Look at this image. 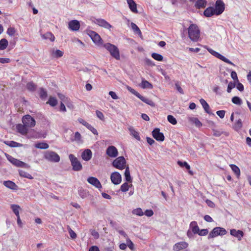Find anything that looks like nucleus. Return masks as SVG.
I'll use <instances>...</instances> for the list:
<instances>
[{"label": "nucleus", "mask_w": 251, "mask_h": 251, "mask_svg": "<svg viewBox=\"0 0 251 251\" xmlns=\"http://www.w3.org/2000/svg\"><path fill=\"white\" fill-rule=\"evenodd\" d=\"M103 47L109 51L112 57L117 60L120 59V51L117 46L111 43H107L104 44Z\"/></svg>", "instance_id": "obj_1"}, {"label": "nucleus", "mask_w": 251, "mask_h": 251, "mask_svg": "<svg viewBox=\"0 0 251 251\" xmlns=\"http://www.w3.org/2000/svg\"><path fill=\"white\" fill-rule=\"evenodd\" d=\"M188 29V36L190 39L193 41H197L200 35V31L198 26L196 24H192L190 25Z\"/></svg>", "instance_id": "obj_2"}, {"label": "nucleus", "mask_w": 251, "mask_h": 251, "mask_svg": "<svg viewBox=\"0 0 251 251\" xmlns=\"http://www.w3.org/2000/svg\"><path fill=\"white\" fill-rule=\"evenodd\" d=\"M126 88L128 91H129L132 94L136 96L137 97H138L139 99H140L144 102H145L146 104H147L151 106H152V107L155 106V104L153 102L152 100H150L149 99H148L147 98H145V97L142 96L138 92H137L135 90H134L131 87L127 85L126 86Z\"/></svg>", "instance_id": "obj_3"}, {"label": "nucleus", "mask_w": 251, "mask_h": 251, "mask_svg": "<svg viewBox=\"0 0 251 251\" xmlns=\"http://www.w3.org/2000/svg\"><path fill=\"white\" fill-rule=\"evenodd\" d=\"M44 157L45 159L52 162H58L60 158L59 155L54 151H48L44 153Z\"/></svg>", "instance_id": "obj_4"}, {"label": "nucleus", "mask_w": 251, "mask_h": 251, "mask_svg": "<svg viewBox=\"0 0 251 251\" xmlns=\"http://www.w3.org/2000/svg\"><path fill=\"white\" fill-rule=\"evenodd\" d=\"M227 233L226 230L221 227H215L210 232L208 235V239H210L214 238L218 236H223Z\"/></svg>", "instance_id": "obj_5"}, {"label": "nucleus", "mask_w": 251, "mask_h": 251, "mask_svg": "<svg viewBox=\"0 0 251 251\" xmlns=\"http://www.w3.org/2000/svg\"><path fill=\"white\" fill-rule=\"evenodd\" d=\"M69 158L74 171H79L82 170V166L81 163L74 154H70L69 156Z\"/></svg>", "instance_id": "obj_6"}, {"label": "nucleus", "mask_w": 251, "mask_h": 251, "mask_svg": "<svg viewBox=\"0 0 251 251\" xmlns=\"http://www.w3.org/2000/svg\"><path fill=\"white\" fill-rule=\"evenodd\" d=\"M112 164L116 169L123 170L126 167V160L124 156H119L113 161Z\"/></svg>", "instance_id": "obj_7"}, {"label": "nucleus", "mask_w": 251, "mask_h": 251, "mask_svg": "<svg viewBox=\"0 0 251 251\" xmlns=\"http://www.w3.org/2000/svg\"><path fill=\"white\" fill-rule=\"evenodd\" d=\"M23 124L28 127H33L35 126L36 122L33 118L29 115L24 116L22 118Z\"/></svg>", "instance_id": "obj_8"}, {"label": "nucleus", "mask_w": 251, "mask_h": 251, "mask_svg": "<svg viewBox=\"0 0 251 251\" xmlns=\"http://www.w3.org/2000/svg\"><path fill=\"white\" fill-rule=\"evenodd\" d=\"M208 51L211 54H212L213 55H214L217 58L220 59V60H222L223 61L226 63L228 64L231 65L233 66H235V65L233 63H232L229 59H228L227 58H226V57H225L223 55L221 54L220 53H218V52H217L212 49L208 50Z\"/></svg>", "instance_id": "obj_9"}, {"label": "nucleus", "mask_w": 251, "mask_h": 251, "mask_svg": "<svg viewBox=\"0 0 251 251\" xmlns=\"http://www.w3.org/2000/svg\"><path fill=\"white\" fill-rule=\"evenodd\" d=\"M8 160L14 165L18 167L28 168L29 166L25 162L16 159L10 155L7 157Z\"/></svg>", "instance_id": "obj_10"}, {"label": "nucleus", "mask_w": 251, "mask_h": 251, "mask_svg": "<svg viewBox=\"0 0 251 251\" xmlns=\"http://www.w3.org/2000/svg\"><path fill=\"white\" fill-rule=\"evenodd\" d=\"M225 3L222 0H217L215 2V11L216 15L221 14L225 10Z\"/></svg>", "instance_id": "obj_11"}, {"label": "nucleus", "mask_w": 251, "mask_h": 251, "mask_svg": "<svg viewBox=\"0 0 251 251\" xmlns=\"http://www.w3.org/2000/svg\"><path fill=\"white\" fill-rule=\"evenodd\" d=\"M153 137L157 141L162 142L165 139V137L163 133L160 132V129L155 128L152 131Z\"/></svg>", "instance_id": "obj_12"}, {"label": "nucleus", "mask_w": 251, "mask_h": 251, "mask_svg": "<svg viewBox=\"0 0 251 251\" xmlns=\"http://www.w3.org/2000/svg\"><path fill=\"white\" fill-rule=\"evenodd\" d=\"M110 179L112 182L115 184H119L122 181V176L120 174L117 172H115L111 174Z\"/></svg>", "instance_id": "obj_13"}, {"label": "nucleus", "mask_w": 251, "mask_h": 251, "mask_svg": "<svg viewBox=\"0 0 251 251\" xmlns=\"http://www.w3.org/2000/svg\"><path fill=\"white\" fill-rule=\"evenodd\" d=\"M106 154L110 157H116L118 155V151L117 148L113 146H109L106 151Z\"/></svg>", "instance_id": "obj_14"}, {"label": "nucleus", "mask_w": 251, "mask_h": 251, "mask_svg": "<svg viewBox=\"0 0 251 251\" xmlns=\"http://www.w3.org/2000/svg\"><path fill=\"white\" fill-rule=\"evenodd\" d=\"M94 22L99 26L105 28L110 29L112 27V25L110 24L102 19H96Z\"/></svg>", "instance_id": "obj_15"}, {"label": "nucleus", "mask_w": 251, "mask_h": 251, "mask_svg": "<svg viewBox=\"0 0 251 251\" xmlns=\"http://www.w3.org/2000/svg\"><path fill=\"white\" fill-rule=\"evenodd\" d=\"M69 28L72 31L79 30L80 25L78 21L74 20L70 21L68 24Z\"/></svg>", "instance_id": "obj_16"}, {"label": "nucleus", "mask_w": 251, "mask_h": 251, "mask_svg": "<svg viewBox=\"0 0 251 251\" xmlns=\"http://www.w3.org/2000/svg\"><path fill=\"white\" fill-rule=\"evenodd\" d=\"M87 181L89 183L94 186L95 187L97 188L100 189L102 187L100 181L96 177L93 176H90L88 178Z\"/></svg>", "instance_id": "obj_17"}, {"label": "nucleus", "mask_w": 251, "mask_h": 251, "mask_svg": "<svg viewBox=\"0 0 251 251\" xmlns=\"http://www.w3.org/2000/svg\"><path fill=\"white\" fill-rule=\"evenodd\" d=\"M88 35L95 43L99 44L100 42L101 39L100 36L95 31L90 30L89 31Z\"/></svg>", "instance_id": "obj_18"}, {"label": "nucleus", "mask_w": 251, "mask_h": 251, "mask_svg": "<svg viewBox=\"0 0 251 251\" xmlns=\"http://www.w3.org/2000/svg\"><path fill=\"white\" fill-rule=\"evenodd\" d=\"M188 246V244L186 242H180L176 243L173 246V250L175 251H179L180 250L185 249Z\"/></svg>", "instance_id": "obj_19"}, {"label": "nucleus", "mask_w": 251, "mask_h": 251, "mask_svg": "<svg viewBox=\"0 0 251 251\" xmlns=\"http://www.w3.org/2000/svg\"><path fill=\"white\" fill-rule=\"evenodd\" d=\"M230 232L231 235L237 238L239 241L241 240L242 238L244 235L243 232L240 230H237L235 229H232L230 230Z\"/></svg>", "instance_id": "obj_20"}, {"label": "nucleus", "mask_w": 251, "mask_h": 251, "mask_svg": "<svg viewBox=\"0 0 251 251\" xmlns=\"http://www.w3.org/2000/svg\"><path fill=\"white\" fill-rule=\"evenodd\" d=\"M92 156V153L90 150H85L81 154L82 158L85 161H89L91 159Z\"/></svg>", "instance_id": "obj_21"}, {"label": "nucleus", "mask_w": 251, "mask_h": 251, "mask_svg": "<svg viewBox=\"0 0 251 251\" xmlns=\"http://www.w3.org/2000/svg\"><path fill=\"white\" fill-rule=\"evenodd\" d=\"M203 15L206 17H210L214 15H216L214 8L211 6L207 7L204 11Z\"/></svg>", "instance_id": "obj_22"}, {"label": "nucleus", "mask_w": 251, "mask_h": 251, "mask_svg": "<svg viewBox=\"0 0 251 251\" xmlns=\"http://www.w3.org/2000/svg\"><path fill=\"white\" fill-rule=\"evenodd\" d=\"M130 10L134 13H137V4L134 0H126Z\"/></svg>", "instance_id": "obj_23"}, {"label": "nucleus", "mask_w": 251, "mask_h": 251, "mask_svg": "<svg viewBox=\"0 0 251 251\" xmlns=\"http://www.w3.org/2000/svg\"><path fill=\"white\" fill-rule=\"evenodd\" d=\"M3 185L10 189L16 190L18 189V186L11 180H6L3 181Z\"/></svg>", "instance_id": "obj_24"}, {"label": "nucleus", "mask_w": 251, "mask_h": 251, "mask_svg": "<svg viewBox=\"0 0 251 251\" xmlns=\"http://www.w3.org/2000/svg\"><path fill=\"white\" fill-rule=\"evenodd\" d=\"M27 127H28L26 126H25L24 124H20L17 126L18 131L22 135H25L27 133L28 129Z\"/></svg>", "instance_id": "obj_25"}, {"label": "nucleus", "mask_w": 251, "mask_h": 251, "mask_svg": "<svg viewBox=\"0 0 251 251\" xmlns=\"http://www.w3.org/2000/svg\"><path fill=\"white\" fill-rule=\"evenodd\" d=\"M190 227L194 234H198L199 232L200 228L196 221H192L190 224Z\"/></svg>", "instance_id": "obj_26"}, {"label": "nucleus", "mask_w": 251, "mask_h": 251, "mask_svg": "<svg viewBox=\"0 0 251 251\" xmlns=\"http://www.w3.org/2000/svg\"><path fill=\"white\" fill-rule=\"evenodd\" d=\"M140 86L143 89H152L153 88V85L148 81L144 78L142 79V82L140 84Z\"/></svg>", "instance_id": "obj_27"}, {"label": "nucleus", "mask_w": 251, "mask_h": 251, "mask_svg": "<svg viewBox=\"0 0 251 251\" xmlns=\"http://www.w3.org/2000/svg\"><path fill=\"white\" fill-rule=\"evenodd\" d=\"M207 4L206 0H198L196 1L195 6L197 9L205 8Z\"/></svg>", "instance_id": "obj_28"}, {"label": "nucleus", "mask_w": 251, "mask_h": 251, "mask_svg": "<svg viewBox=\"0 0 251 251\" xmlns=\"http://www.w3.org/2000/svg\"><path fill=\"white\" fill-rule=\"evenodd\" d=\"M129 131H130V134L134 137L136 140L138 141L141 140V138L139 135V133L135 130L133 127H129L128 128Z\"/></svg>", "instance_id": "obj_29"}, {"label": "nucleus", "mask_w": 251, "mask_h": 251, "mask_svg": "<svg viewBox=\"0 0 251 251\" xmlns=\"http://www.w3.org/2000/svg\"><path fill=\"white\" fill-rule=\"evenodd\" d=\"M188 120L189 122L194 124L195 126L197 127H201L202 126V123L200 121V120L195 117H189Z\"/></svg>", "instance_id": "obj_30"}, {"label": "nucleus", "mask_w": 251, "mask_h": 251, "mask_svg": "<svg viewBox=\"0 0 251 251\" xmlns=\"http://www.w3.org/2000/svg\"><path fill=\"white\" fill-rule=\"evenodd\" d=\"M200 101L201 105L202 106L203 109H204L205 111L207 113L210 114V112L209 111L210 107H209L208 104L207 103V102L203 99H201L200 100Z\"/></svg>", "instance_id": "obj_31"}, {"label": "nucleus", "mask_w": 251, "mask_h": 251, "mask_svg": "<svg viewBox=\"0 0 251 251\" xmlns=\"http://www.w3.org/2000/svg\"><path fill=\"white\" fill-rule=\"evenodd\" d=\"M230 167L231 170H232V171L236 175L237 177L238 178H239L240 176V170L238 166H237L236 165H234V164L230 165Z\"/></svg>", "instance_id": "obj_32"}, {"label": "nucleus", "mask_w": 251, "mask_h": 251, "mask_svg": "<svg viewBox=\"0 0 251 251\" xmlns=\"http://www.w3.org/2000/svg\"><path fill=\"white\" fill-rule=\"evenodd\" d=\"M11 208L12 209L14 213L16 215V217L20 216L19 215V210L20 209V207L19 205L17 204H11Z\"/></svg>", "instance_id": "obj_33"}, {"label": "nucleus", "mask_w": 251, "mask_h": 251, "mask_svg": "<svg viewBox=\"0 0 251 251\" xmlns=\"http://www.w3.org/2000/svg\"><path fill=\"white\" fill-rule=\"evenodd\" d=\"M8 41L5 39H2L0 40V50H5L8 46Z\"/></svg>", "instance_id": "obj_34"}, {"label": "nucleus", "mask_w": 251, "mask_h": 251, "mask_svg": "<svg viewBox=\"0 0 251 251\" xmlns=\"http://www.w3.org/2000/svg\"><path fill=\"white\" fill-rule=\"evenodd\" d=\"M35 147L40 149H47L49 146L47 143L44 142L38 143L35 145Z\"/></svg>", "instance_id": "obj_35"}, {"label": "nucleus", "mask_w": 251, "mask_h": 251, "mask_svg": "<svg viewBox=\"0 0 251 251\" xmlns=\"http://www.w3.org/2000/svg\"><path fill=\"white\" fill-rule=\"evenodd\" d=\"M125 176L126 181L130 182L132 181V179L130 175V171L128 167H126V168L125 172Z\"/></svg>", "instance_id": "obj_36"}, {"label": "nucleus", "mask_w": 251, "mask_h": 251, "mask_svg": "<svg viewBox=\"0 0 251 251\" xmlns=\"http://www.w3.org/2000/svg\"><path fill=\"white\" fill-rule=\"evenodd\" d=\"M19 175L22 177L27 178L30 179L33 178L30 174L23 170H20L19 171Z\"/></svg>", "instance_id": "obj_37"}, {"label": "nucleus", "mask_w": 251, "mask_h": 251, "mask_svg": "<svg viewBox=\"0 0 251 251\" xmlns=\"http://www.w3.org/2000/svg\"><path fill=\"white\" fill-rule=\"evenodd\" d=\"M4 143L11 147H18L21 146V144L19 143L13 141H5Z\"/></svg>", "instance_id": "obj_38"}, {"label": "nucleus", "mask_w": 251, "mask_h": 251, "mask_svg": "<svg viewBox=\"0 0 251 251\" xmlns=\"http://www.w3.org/2000/svg\"><path fill=\"white\" fill-rule=\"evenodd\" d=\"M47 103L50 104L51 106H55L57 103V100L55 98L50 97L49 100L47 102Z\"/></svg>", "instance_id": "obj_39"}, {"label": "nucleus", "mask_w": 251, "mask_h": 251, "mask_svg": "<svg viewBox=\"0 0 251 251\" xmlns=\"http://www.w3.org/2000/svg\"><path fill=\"white\" fill-rule=\"evenodd\" d=\"M43 37L45 39H50L51 41H54L55 37L51 32H47L43 35Z\"/></svg>", "instance_id": "obj_40"}, {"label": "nucleus", "mask_w": 251, "mask_h": 251, "mask_svg": "<svg viewBox=\"0 0 251 251\" xmlns=\"http://www.w3.org/2000/svg\"><path fill=\"white\" fill-rule=\"evenodd\" d=\"M63 55V52L59 50H53L52 53V55L55 58L61 57Z\"/></svg>", "instance_id": "obj_41"}, {"label": "nucleus", "mask_w": 251, "mask_h": 251, "mask_svg": "<svg viewBox=\"0 0 251 251\" xmlns=\"http://www.w3.org/2000/svg\"><path fill=\"white\" fill-rule=\"evenodd\" d=\"M26 88L30 91H34L36 89V85L33 82H29L27 83Z\"/></svg>", "instance_id": "obj_42"}, {"label": "nucleus", "mask_w": 251, "mask_h": 251, "mask_svg": "<svg viewBox=\"0 0 251 251\" xmlns=\"http://www.w3.org/2000/svg\"><path fill=\"white\" fill-rule=\"evenodd\" d=\"M232 102L235 104L240 105L242 103V100L238 97L235 96L232 98Z\"/></svg>", "instance_id": "obj_43"}, {"label": "nucleus", "mask_w": 251, "mask_h": 251, "mask_svg": "<svg viewBox=\"0 0 251 251\" xmlns=\"http://www.w3.org/2000/svg\"><path fill=\"white\" fill-rule=\"evenodd\" d=\"M39 96L42 100L45 99L47 97V92L44 88H40L39 91Z\"/></svg>", "instance_id": "obj_44"}, {"label": "nucleus", "mask_w": 251, "mask_h": 251, "mask_svg": "<svg viewBox=\"0 0 251 251\" xmlns=\"http://www.w3.org/2000/svg\"><path fill=\"white\" fill-rule=\"evenodd\" d=\"M132 214L139 216H142L144 215V212L141 208H137L132 210Z\"/></svg>", "instance_id": "obj_45"}, {"label": "nucleus", "mask_w": 251, "mask_h": 251, "mask_svg": "<svg viewBox=\"0 0 251 251\" xmlns=\"http://www.w3.org/2000/svg\"><path fill=\"white\" fill-rule=\"evenodd\" d=\"M151 57L155 60L157 61H162L163 60V56L160 54L157 53H152L151 54Z\"/></svg>", "instance_id": "obj_46"}, {"label": "nucleus", "mask_w": 251, "mask_h": 251, "mask_svg": "<svg viewBox=\"0 0 251 251\" xmlns=\"http://www.w3.org/2000/svg\"><path fill=\"white\" fill-rule=\"evenodd\" d=\"M167 120L171 124L175 125L177 123L176 119L172 115H169L167 117Z\"/></svg>", "instance_id": "obj_47"}, {"label": "nucleus", "mask_w": 251, "mask_h": 251, "mask_svg": "<svg viewBox=\"0 0 251 251\" xmlns=\"http://www.w3.org/2000/svg\"><path fill=\"white\" fill-rule=\"evenodd\" d=\"M129 189V185L127 182L124 183L120 187V190L123 192H126Z\"/></svg>", "instance_id": "obj_48"}, {"label": "nucleus", "mask_w": 251, "mask_h": 251, "mask_svg": "<svg viewBox=\"0 0 251 251\" xmlns=\"http://www.w3.org/2000/svg\"><path fill=\"white\" fill-rule=\"evenodd\" d=\"M177 164L180 166L181 167H185L187 170H190V166L186 162H181L180 161H177Z\"/></svg>", "instance_id": "obj_49"}, {"label": "nucleus", "mask_w": 251, "mask_h": 251, "mask_svg": "<svg viewBox=\"0 0 251 251\" xmlns=\"http://www.w3.org/2000/svg\"><path fill=\"white\" fill-rule=\"evenodd\" d=\"M242 127V122L241 119H238L234 124V128L238 130L240 129Z\"/></svg>", "instance_id": "obj_50"}, {"label": "nucleus", "mask_w": 251, "mask_h": 251, "mask_svg": "<svg viewBox=\"0 0 251 251\" xmlns=\"http://www.w3.org/2000/svg\"><path fill=\"white\" fill-rule=\"evenodd\" d=\"M7 34L9 36H13L16 32V30L15 28L13 27H10L7 29Z\"/></svg>", "instance_id": "obj_51"}, {"label": "nucleus", "mask_w": 251, "mask_h": 251, "mask_svg": "<svg viewBox=\"0 0 251 251\" xmlns=\"http://www.w3.org/2000/svg\"><path fill=\"white\" fill-rule=\"evenodd\" d=\"M235 87V84L234 82H230L227 86V92L228 93H230L231 90Z\"/></svg>", "instance_id": "obj_52"}, {"label": "nucleus", "mask_w": 251, "mask_h": 251, "mask_svg": "<svg viewBox=\"0 0 251 251\" xmlns=\"http://www.w3.org/2000/svg\"><path fill=\"white\" fill-rule=\"evenodd\" d=\"M68 229L71 237L74 239H75L76 237V234L75 231L73 230L69 226H68Z\"/></svg>", "instance_id": "obj_53"}, {"label": "nucleus", "mask_w": 251, "mask_h": 251, "mask_svg": "<svg viewBox=\"0 0 251 251\" xmlns=\"http://www.w3.org/2000/svg\"><path fill=\"white\" fill-rule=\"evenodd\" d=\"M208 233L207 229H202L199 230V232L198 233L200 236H205Z\"/></svg>", "instance_id": "obj_54"}, {"label": "nucleus", "mask_w": 251, "mask_h": 251, "mask_svg": "<svg viewBox=\"0 0 251 251\" xmlns=\"http://www.w3.org/2000/svg\"><path fill=\"white\" fill-rule=\"evenodd\" d=\"M78 121L87 128L89 127V126L90 125V124H89L88 123H87L86 121H85L82 118H79L78 119Z\"/></svg>", "instance_id": "obj_55"}, {"label": "nucleus", "mask_w": 251, "mask_h": 251, "mask_svg": "<svg viewBox=\"0 0 251 251\" xmlns=\"http://www.w3.org/2000/svg\"><path fill=\"white\" fill-rule=\"evenodd\" d=\"M96 115H97V116L102 121H103L104 119V115L103 114V113L99 111V110H97L96 112Z\"/></svg>", "instance_id": "obj_56"}, {"label": "nucleus", "mask_w": 251, "mask_h": 251, "mask_svg": "<svg viewBox=\"0 0 251 251\" xmlns=\"http://www.w3.org/2000/svg\"><path fill=\"white\" fill-rule=\"evenodd\" d=\"M126 245L130 250H134V244L130 239L126 240Z\"/></svg>", "instance_id": "obj_57"}, {"label": "nucleus", "mask_w": 251, "mask_h": 251, "mask_svg": "<svg viewBox=\"0 0 251 251\" xmlns=\"http://www.w3.org/2000/svg\"><path fill=\"white\" fill-rule=\"evenodd\" d=\"M225 110H219L216 112V114L219 116L221 118H223L225 115Z\"/></svg>", "instance_id": "obj_58"}, {"label": "nucleus", "mask_w": 251, "mask_h": 251, "mask_svg": "<svg viewBox=\"0 0 251 251\" xmlns=\"http://www.w3.org/2000/svg\"><path fill=\"white\" fill-rule=\"evenodd\" d=\"M144 214L148 217H151L153 215V212L151 209H148L145 211V213H144Z\"/></svg>", "instance_id": "obj_59"}, {"label": "nucleus", "mask_w": 251, "mask_h": 251, "mask_svg": "<svg viewBox=\"0 0 251 251\" xmlns=\"http://www.w3.org/2000/svg\"><path fill=\"white\" fill-rule=\"evenodd\" d=\"M11 60L8 58H0V63L2 64L10 63Z\"/></svg>", "instance_id": "obj_60"}, {"label": "nucleus", "mask_w": 251, "mask_h": 251, "mask_svg": "<svg viewBox=\"0 0 251 251\" xmlns=\"http://www.w3.org/2000/svg\"><path fill=\"white\" fill-rule=\"evenodd\" d=\"M89 130H90L93 134L95 135H98V132L96 128L93 127L91 125L89 126V127L87 128Z\"/></svg>", "instance_id": "obj_61"}, {"label": "nucleus", "mask_w": 251, "mask_h": 251, "mask_svg": "<svg viewBox=\"0 0 251 251\" xmlns=\"http://www.w3.org/2000/svg\"><path fill=\"white\" fill-rule=\"evenodd\" d=\"M131 27L132 28V29L136 32H139L140 33H141V31L139 29V28L138 27V26L134 24V23H131Z\"/></svg>", "instance_id": "obj_62"}, {"label": "nucleus", "mask_w": 251, "mask_h": 251, "mask_svg": "<svg viewBox=\"0 0 251 251\" xmlns=\"http://www.w3.org/2000/svg\"><path fill=\"white\" fill-rule=\"evenodd\" d=\"M236 88L237 89L240 91V92H242L244 91V86L243 85L240 83V82H238L237 85V86H236Z\"/></svg>", "instance_id": "obj_63"}, {"label": "nucleus", "mask_w": 251, "mask_h": 251, "mask_svg": "<svg viewBox=\"0 0 251 251\" xmlns=\"http://www.w3.org/2000/svg\"><path fill=\"white\" fill-rule=\"evenodd\" d=\"M89 251H100V250L97 246H93L89 248Z\"/></svg>", "instance_id": "obj_64"}]
</instances>
